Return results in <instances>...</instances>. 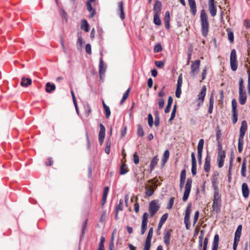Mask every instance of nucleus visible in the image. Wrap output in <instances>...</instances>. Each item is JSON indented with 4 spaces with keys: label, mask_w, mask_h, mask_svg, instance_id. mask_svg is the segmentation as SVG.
Wrapping results in <instances>:
<instances>
[{
    "label": "nucleus",
    "mask_w": 250,
    "mask_h": 250,
    "mask_svg": "<svg viewBox=\"0 0 250 250\" xmlns=\"http://www.w3.org/2000/svg\"><path fill=\"white\" fill-rule=\"evenodd\" d=\"M232 104V112L236 111V109L237 107V102L235 99H233L231 101Z\"/></svg>",
    "instance_id": "nucleus-52"
},
{
    "label": "nucleus",
    "mask_w": 250,
    "mask_h": 250,
    "mask_svg": "<svg viewBox=\"0 0 250 250\" xmlns=\"http://www.w3.org/2000/svg\"><path fill=\"white\" fill-rule=\"evenodd\" d=\"M244 145V139H238V150L239 152H241L243 150Z\"/></svg>",
    "instance_id": "nucleus-38"
},
{
    "label": "nucleus",
    "mask_w": 250,
    "mask_h": 250,
    "mask_svg": "<svg viewBox=\"0 0 250 250\" xmlns=\"http://www.w3.org/2000/svg\"><path fill=\"white\" fill-rule=\"evenodd\" d=\"M246 92L244 85V81L242 78L239 79V92Z\"/></svg>",
    "instance_id": "nucleus-31"
},
{
    "label": "nucleus",
    "mask_w": 250,
    "mask_h": 250,
    "mask_svg": "<svg viewBox=\"0 0 250 250\" xmlns=\"http://www.w3.org/2000/svg\"><path fill=\"white\" fill-rule=\"evenodd\" d=\"M153 235V228H151L149 229L147 236L146 237V240H151Z\"/></svg>",
    "instance_id": "nucleus-54"
},
{
    "label": "nucleus",
    "mask_w": 250,
    "mask_h": 250,
    "mask_svg": "<svg viewBox=\"0 0 250 250\" xmlns=\"http://www.w3.org/2000/svg\"><path fill=\"white\" fill-rule=\"evenodd\" d=\"M232 112V121L233 124H235L237 121V113L236 111Z\"/></svg>",
    "instance_id": "nucleus-53"
},
{
    "label": "nucleus",
    "mask_w": 250,
    "mask_h": 250,
    "mask_svg": "<svg viewBox=\"0 0 250 250\" xmlns=\"http://www.w3.org/2000/svg\"><path fill=\"white\" fill-rule=\"evenodd\" d=\"M206 86L205 85L203 86L202 88V89L198 95V101L199 103L198 104V105L200 106L201 104H202L203 103L204 98L206 96Z\"/></svg>",
    "instance_id": "nucleus-10"
},
{
    "label": "nucleus",
    "mask_w": 250,
    "mask_h": 250,
    "mask_svg": "<svg viewBox=\"0 0 250 250\" xmlns=\"http://www.w3.org/2000/svg\"><path fill=\"white\" fill-rule=\"evenodd\" d=\"M200 65V61L196 60L193 62L191 65V71L190 73L192 77H194L196 75L199 71Z\"/></svg>",
    "instance_id": "nucleus-6"
},
{
    "label": "nucleus",
    "mask_w": 250,
    "mask_h": 250,
    "mask_svg": "<svg viewBox=\"0 0 250 250\" xmlns=\"http://www.w3.org/2000/svg\"><path fill=\"white\" fill-rule=\"evenodd\" d=\"M208 244V238L206 237L204 239L203 244V250H207V246Z\"/></svg>",
    "instance_id": "nucleus-58"
},
{
    "label": "nucleus",
    "mask_w": 250,
    "mask_h": 250,
    "mask_svg": "<svg viewBox=\"0 0 250 250\" xmlns=\"http://www.w3.org/2000/svg\"><path fill=\"white\" fill-rule=\"evenodd\" d=\"M127 172V166L125 164H123L121 166L120 173L121 175H124Z\"/></svg>",
    "instance_id": "nucleus-40"
},
{
    "label": "nucleus",
    "mask_w": 250,
    "mask_h": 250,
    "mask_svg": "<svg viewBox=\"0 0 250 250\" xmlns=\"http://www.w3.org/2000/svg\"><path fill=\"white\" fill-rule=\"evenodd\" d=\"M110 146H111V142L109 140H108L106 143V147L105 148V152L108 154L110 153Z\"/></svg>",
    "instance_id": "nucleus-43"
},
{
    "label": "nucleus",
    "mask_w": 250,
    "mask_h": 250,
    "mask_svg": "<svg viewBox=\"0 0 250 250\" xmlns=\"http://www.w3.org/2000/svg\"><path fill=\"white\" fill-rule=\"evenodd\" d=\"M169 156V152L168 150H166L164 153L163 158L162 159V162L163 163V165H164L165 164L167 161Z\"/></svg>",
    "instance_id": "nucleus-32"
},
{
    "label": "nucleus",
    "mask_w": 250,
    "mask_h": 250,
    "mask_svg": "<svg viewBox=\"0 0 250 250\" xmlns=\"http://www.w3.org/2000/svg\"><path fill=\"white\" fill-rule=\"evenodd\" d=\"M161 9H162L161 2L159 0H157L154 4V8H153L154 14H159L160 13Z\"/></svg>",
    "instance_id": "nucleus-19"
},
{
    "label": "nucleus",
    "mask_w": 250,
    "mask_h": 250,
    "mask_svg": "<svg viewBox=\"0 0 250 250\" xmlns=\"http://www.w3.org/2000/svg\"><path fill=\"white\" fill-rule=\"evenodd\" d=\"M103 106L105 110V117L108 118L110 115V110L108 106L106 105L104 102H103Z\"/></svg>",
    "instance_id": "nucleus-36"
},
{
    "label": "nucleus",
    "mask_w": 250,
    "mask_h": 250,
    "mask_svg": "<svg viewBox=\"0 0 250 250\" xmlns=\"http://www.w3.org/2000/svg\"><path fill=\"white\" fill-rule=\"evenodd\" d=\"M173 102L172 98L169 96L168 98L167 104L165 109V113H168L170 111V107L171 106Z\"/></svg>",
    "instance_id": "nucleus-30"
},
{
    "label": "nucleus",
    "mask_w": 250,
    "mask_h": 250,
    "mask_svg": "<svg viewBox=\"0 0 250 250\" xmlns=\"http://www.w3.org/2000/svg\"><path fill=\"white\" fill-rule=\"evenodd\" d=\"M154 192V189H153L152 187L150 186L149 188H147L146 190V194L148 196H151Z\"/></svg>",
    "instance_id": "nucleus-44"
},
{
    "label": "nucleus",
    "mask_w": 250,
    "mask_h": 250,
    "mask_svg": "<svg viewBox=\"0 0 250 250\" xmlns=\"http://www.w3.org/2000/svg\"><path fill=\"white\" fill-rule=\"evenodd\" d=\"M221 197L219 193V190H214L213 200L212 204L213 210L218 212L219 211V204L221 202Z\"/></svg>",
    "instance_id": "nucleus-2"
},
{
    "label": "nucleus",
    "mask_w": 250,
    "mask_h": 250,
    "mask_svg": "<svg viewBox=\"0 0 250 250\" xmlns=\"http://www.w3.org/2000/svg\"><path fill=\"white\" fill-rule=\"evenodd\" d=\"M186 178V169H183L180 174V188L182 190L185 184V180Z\"/></svg>",
    "instance_id": "nucleus-15"
},
{
    "label": "nucleus",
    "mask_w": 250,
    "mask_h": 250,
    "mask_svg": "<svg viewBox=\"0 0 250 250\" xmlns=\"http://www.w3.org/2000/svg\"><path fill=\"white\" fill-rule=\"evenodd\" d=\"M105 69L106 68L104 67V62L102 57H101L99 63V74L100 76L104 73L105 72Z\"/></svg>",
    "instance_id": "nucleus-28"
},
{
    "label": "nucleus",
    "mask_w": 250,
    "mask_h": 250,
    "mask_svg": "<svg viewBox=\"0 0 250 250\" xmlns=\"http://www.w3.org/2000/svg\"><path fill=\"white\" fill-rule=\"evenodd\" d=\"M230 64L231 69L232 71H235L238 67L236 52L235 49H232L230 53Z\"/></svg>",
    "instance_id": "nucleus-3"
},
{
    "label": "nucleus",
    "mask_w": 250,
    "mask_h": 250,
    "mask_svg": "<svg viewBox=\"0 0 250 250\" xmlns=\"http://www.w3.org/2000/svg\"><path fill=\"white\" fill-rule=\"evenodd\" d=\"M204 140L201 139L199 140L197 146V151H202L203 149Z\"/></svg>",
    "instance_id": "nucleus-37"
},
{
    "label": "nucleus",
    "mask_w": 250,
    "mask_h": 250,
    "mask_svg": "<svg viewBox=\"0 0 250 250\" xmlns=\"http://www.w3.org/2000/svg\"><path fill=\"white\" fill-rule=\"evenodd\" d=\"M61 14L62 18L64 19L66 21H67V14L66 12L63 9H62L61 10Z\"/></svg>",
    "instance_id": "nucleus-56"
},
{
    "label": "nucleus",
    "mask_w": 250,
    "mask_h": 250,
    "mask_svg": "<svg viewBox=\"0 0 250 250\" xmlns=\"http://www.w3.org/2000/svg\"><path fill=\"white\" fill-rule=\"evenodd\" d=\"M155 64L158 68H162L164 65V62L162 61H155Z\"/></svg>",
    "instance_id": "nucleus-55"
},
{
    "label": "nucleus",
    "mask_w": 250,
    "mask_h": 250,
    "mask_svg": "<svg viewBox=\"0 0 250 250\" xmlns=\"http://www.w3.org/2000/svg\"><path fill=\"white\" fill-rule=\"evenodd\" d=\"M191 173L194 176L196 174V160L194 152H192L191 154Z\"/></svg>",
    "instance_id": "nucleus-12"
},
{
    "label": "nucleus",
    "mask_w": 250,
    "mask_h": 250,
    "mask_svg": "<svg viewBox=\"0 0 250 250\" xmlns=\"http://www.w3.org/2000/svg\"><path fill=\"white\" fill-rule=\"evenodd\" d=\"M219 237L218 234H215L213 241L212 247L218 248Z\"/></svg>",
    "instance_id": "nucleus-34"
},
{
    "label": "nucleus",
    "mask_w": 250,
    "mask_h": 250,
    "mask_svg": "<svg viewBox=\"0 0 250 250\" xmlns=\"http://www.w3.org/2000/svg\"><path fill=\"white\" fill-rule=\"evenodd\" d=\"M99 126L100 130L99 132V141L100 144L102 145L104 142L105 137V128L104 125L102 124L99 125Z\"/></svg>",
    "instance_id": "nucleus-9"
},
{
    "label": "nucleus",
    "mask_w": 250,
    "mask_h": 250,
    "mask_svg": "<svg viewBox=\"0 0 250 250\" xmlns=\"http://www.w3.org/2000/svg\"><path fill=\"white\" fill-rule=\"evenodd\" d=\"M118 10L120 12V17L122 20H124L125 18V14L124 10L123 3L122 1L118 2Z\"/></svg>",
    "instance_id": "nucleus-21"
},
{
    "label": "nucleus",
    "mask_w": 250,
    "mask_h": 250,
    "mask_svg": "<svg viewBox=\"0 0 250 250\" xmlns=\"http://www.w3.org/2000/svg\"><path fill=\"white\" fill-rule=\"evenodd\" d=\"M210 161L211 158L210 156L208 155L205 159V162L204 166V170L206 172H208L210 171Z\"/></svg>",
    "instance_id": "nucleus-13"
},
{
    "label": "nucleus",
    "mask_w": 250,
    "mask_h": 250,
    "mask_svg": "<svg viewBox=\"0 0 250 250\" xmlns=\"http://www.w3.org/2000/svg\"><path fill=\"white\" fill-rule=\"evenodd\" d=\"M228 39L229 42L232 43L234 41L233 33L232 31H229L228 34Z\"/></svg>",
    "instance_id": "nucleus-49"
},
{
    "label": "nucleus",
    "mask_w": 250,
    "mask_h": 250,
    "mask_svg": "<svg viewBox=\"0 0 250 250\" xmlns=\"http://www.w3.org/2000/svg\"><path fill=\"white\" fill-rule=\"evenodd\" d=\"M204 235V232L203 230H201L200 232V236L199 237V248L201 250L203 246V239Z\"/></svg>",
    "instance_id": "nucleus-33"
},
{
    "label": "nucleus",
    "mask_w": 250,
    "mask_h": 250,
    "mask_svg": "<svg viewBox=\"0 0 250 250\" xmlns=\"http://www.w3.org/2000/svg\"><path fill=\"white\" fill-rule=\"evenodd\" d=\"M91 2H90V1L86 2V8L87 10L90 12L89 17L92 18L95 15V10L94 8H93Z\"/></svg>",
    "instance_id": "nucleus-20"
},
{
    "label": "nucleus",
    "mask_w": 250,
    "mask_h": 250,
    "mask_svg": "<svg viewBox=\"0 0 250 250\" xmlns=\"http://www.w3.org/2000/svg\"><path fill=\"white\" fill-rule=\"evenodd\" d=\"M154 22L156 25H160L161 24V21L160 18L159 14H154Z\"/></svg>",
    "instance_id": "nucleus-35"
},
{
    "label": "nucleus",
    "mask_w": 250,
    "mask_h": 250,
    "mask_svg": "<svg viewBox=\"0 0 250 250\" xmlns=\"http://www.w3.org/2000/svg\"><path fill=\"white\" fill-rule=\"evenodd\" d=\"M157 202L154 200L151 201L149 206V212L151 217H153L159 209Z\"/></svg>",
    "instance_id": "nucleus-7"
},
{
    "label": "nucleus",
    "mask_w": 250,
    "mask_h": 250,
    "mask_svg": "<svg viewBox=\"0 0 250 250\" xmlns=\"http://www.w3.org/2000/svg\"><path fill=\"white\" fill-rule=\"evenodd\" d=\"M151 246V240H146L144 250H149Z\"/></svg>",
    "instance_id": "nucleus-45"
},
{
    "label": "nucleus",
    "mask_w": 250,
    "mask_h": 250,
    "mask_svg": "<svg viewBox=\"0 0 250 250\" xmlns=\"http://www.w3.org/2000/svg\"><path fill=\"white\" fill-rule=\"evenodd\" d=\"M86 226H87V220H85L84 222V223H83L82 230V235L81 236V239H82V238L84 236V232H85V230L86 228Z\"/></svg>",
    "instance_id": "nucleus-48"
},
{
    "label": "nucleus",
    "mask_w": 250,
    "mask_h": 250,
    "mask_svg": "<svg viewBox=\"0 0 250 250\" xmlns=\"http://www.w3.org/2000/svg\"><path fill=\"white\" fill-rule=\"evenodd\" d=\"M31 83L32 80L31 79L22 77L21 79V85L22 87H27L30 84H31Z\"/></svg>",
    "instance_id": "nucleus-23"
},
{
    "label": "nucleus",
    "mask_w": 250,
    "mask_h": 250,
    "mask_svg": "<svg viewBox=\"0 0 250 250\" xmlns=\"http://www.w3.org/2000/svg\"><path fill=\"white\" fill-rule=\"evenodd\" d=\"M130 89L129 88L125 91V92L124 94L123 98L121 101L120 104H122L124 102V101L127 98Z\"/></svg>",
    "instance_id": "nucleus-39"
},
{
    "label": "nucleus",
    "mask_w": 250,
    "mask_h": 250,
    "mask_svg": "<svg viewBox=\"0 0 250 250\" xmlns=\"http://www.w3.org/2000/svg\"><path fill=\"white\" fill-rule=\"evenodd\" d=\"M147 223L142 222V226H141V234L143 235L147 228Z\"/></svg>",
    "instance_id": "nucleus-47"
},
{
    "label": "nucleus",
    "mask_w": 250,
    "mask_h": 250,
    "mask_svg": "<svg viewBox=\"0 0 250 250\" xmlns=\"http://www.w3.org/2000/svg\"><path fill=\"white\" fill-rule=\"evenodd\" d=\"M200 19L202 35L203 36L206 37L208 31V22L207 15L203 9L201 11Z\"/></svg>",
    "instance_id": "nucleus-1"
},
{
    "label": "nucleus",
    "mask_w": 250,
    "mask_h": 250,
    "mask_svg": "<svg viewBox=\"0 0 250 250\" xmlns=\"http://www.w3.org/2000/svg\"><path fill=\"white\" fill-rule=\"evenodd\" d=\"M242 190L243 196L245 198H247L249 195V189L246 183H244L242 184Z\"/></svg>",
    "instance_id": "nucleus-22"
},
{
    "label": "nucleus",
    "mask_w": 250,
    "mask_h": 250,
    "mask_svg": "<svg viewBox=\"0 0 250 250\" xmlns=\"http://www.w3.org/2000/svg\"><path fill=\"white\" fill-rule=\"evenodd\" d=\"M217 175H213L211 179L212 186L214 190H219L218 187V180Z\"/></svg>",
    "instance_id": "nucleus-18"
},
{
    "label": "nucleus",
    "mask_w": 250,
    "mask_h": 250,
    "mask_svg": "<svg viewBox=\"0 0 250 250\" xmlns=\"http://www.w3.org/2000/svg\"><path fill=\"white\" fill-rule=\"evenodd\" d=\"M247 99L246 92H239V102L240 104H246Z\"/></svg>",
    "instance_id": "nucleus-16"
},
{
    "label": "nucleus",
    "mask_w": 250,
    "mask_h": 250,
    "mask_svg": "<svg viewBox=\"0 0 250 250\" xmlns=\"http://www.w3.org/2000/svg\"><path fill=\"white\" fill-rule=\"evenodd\" d=\"M158 161V158L157 156H154L152 160L151 161L150 164V168L149 170L150 172H152L153 169H154V167L155 166L157 165Z\"/></svg>",
    "instance_id": "nucleus-25"
},
{
    "label": "nucleus",
    "mask_w": 250,
    "mask_h": 250,
    "mask_svg": "<svg viewBox=\"0 0 250 250\" xmlns=\"http://www.w3.org/2000/svg\"><path fill=\"white\" fill-rule=\"evenodd\" d=\"M248 125L246 121L244 120L242 122L241 126L240 128V134L239 139H244L245 133L247 130Z\"/></svg>",
    "instance_id": "nucleus-8"
},
{
    "label": "nucleus",
    "mask_w": 250,
    "mask_h": 250,
    "mask_svg": "<svg viewBox=\"0 0 250 250\" xmlns=\"http://www.w3.org/2000/svg\"><path fill=\"white\" fill-rule=\"evenodd\" d=\"M174 197H170L169 200V201H168V203L167 204V208L168 209H170L172 208V206H173V204H174Z\"/></svg>",
    "instance_id": "nucleus-42"
},
{
    "label": "nucleus",
    "mask_w": 250,
    "mask_h": 250,
    "mask_svg": "<svg viewBox=\"0 0 250 250\" xmlns=\"http://www.w3.org/2000/svg\"><path fill=\"white\" fill-rule=\"evenodd\" d=\"M106 217V211H104L101 214V218H100V221L101 222H103L105 221Z\"/></svg>",
    "instance_id": "nucleus-62"
},
{
    "label": "nucleus",
    "mask_w": 250,
    "mask_h": 250,
    "mask_svg": "<svg viewBox=\"0 0 250 250\" xmlns=\"http://www.w3.org/2000/svg\"><path fill=\"white\" fill-rule=\"evenodd\" d=\"M78 40L76 43L77 48L78 50H81L82 47L83 43V41L80 33L77 34Z\"/></svg>",
    "instance_id": "nucleus-24"
},
{
    "label": "nucleus",
    "mask_w": 250,
    "mask_h": 250,
    "mask_svg": "<svg viewBox=\"0 0 250 250\" xmlns=\"http://www.w3.org/2000/svg\"><path fill=\"white\" fill-rule=\"evenodd\" d=\"M162 50V46L160 44H157L154 48V51L155 53H158L161 51Z\"/></svg>",
    "instance_id": "nucleus-63"
},
{
    "label": "nucleus",
    "mask_w": 250,
    "mask_h": 250,
    "mask_svg": "<svg viewBox=\"0 0 250 250\" xmlns=\"http://www.w3.org/2000/svg\"><path fill=\"white\" fill-rule=\"evenodd\" d=\"M171 230H167L165 231L164 236V241L167 246H168L170 242Z\"/></svg>",
    "instance_id": "nucleus-17"
},
{
    "label": "nucleus",
    "mask_w": 250,
    "mask_h": 250,
    "mask_svg": "<svg viewBox=\"0 0 250 250\" xmlns=\"http://www.w3.org/2000/svg\"><path fill=\"white\" fill-rule=\"evenodd\" d=\"M208 9L212 17H215L217 14V8L214 1H208Z\"/></svg>",
    "instance_id": "nucleus-11"
},
{
    "label": "nucleus",
    "mask_w": 250,
    "mask_h": 250,
    "mask_svg": "<svg viewBox=\"0 0 250 250\" xmlns=\"http://www.w3.org/2000/svg\"><path fill=\"white\" fill-rule=\"evenodd\" d=\"M226 157L225 152L222 149V146L220 145L218 151L217 161L219 168L223 167L224 159Z\"/></svg>",
    "instance_id": "nucleus-5"
},
{
    "label": "nucleus",
    "mask_w": 250,
    "mask_h": 250,
    "mask_svg": "<svg viewBox=\"0 0 250 250\" xmlns=\"http://www.w3.org/2000/svg\"><path fill=\"white\" fill-rule=\"evenodd\" d=\"M181 94V87H176L175 96L177 98H180Z\"/></svg>",
    "instance_id": "nucleus-57"
},
{
    "label": "nucleus",
    "mask_w": 250,
    "mask_h": 250,
    "mask_svg": "<svg viewBox=\"0 0 250 250\" xmlns=\"http://www.w3.org/2000/svg\"><path fill=\"white\" fill-rule=\"evenodd\" d=\"M148 124L150 127H151L153 124V117L151 114L148 115Z\"/></svg>",
    "instance_id": "nucleus-51"
},
{
    "label": "nucleus",
    "mask_w": 250,
    "mask_h": 250,
    "mask_svg": "<svg viewBox=\"0 0 250 250\" xmlns=\"http://www.w3.org/2000/svg\"><path fill=\"white\" fill-rule=\"evenodd\" d=\"M247 161L246 159L245 158L243 160L242 164V167H241V173L243 177H246V164Z\"/></svg>",
    "instance_id": "nucleus-29"
},
{
    "label": "nucleus",
    "mask_w": 250,
    "mask_h": 250,
    "mask_svg": "<svg viewBox=\"0 0 250 250\" xmlns=\"http://www.w3.org/2000/svg\"><path fill=\"white\" fill-rule=\"evenodd\" d=\"M183 83L182 74H180L177 80V86L181 87Z\"/></svg>",
    "instance_id": "nucleus-50"
},
{
    "label": "nucleus",
    "mask_w": 250,
    "mask_h": 250,
    "mask_svg": "<svg viewBox=\"0 0 250 250\" xmlns=\"http://www.w3.org/2000/svg\"><path fill=\"white\" fill-rule=\"evenodd\" d=\"M81 28L86 32L89 31V24L86 20H82Z\"/></svg>",
    "instance_id": "nucleus-27"
},
{
    "label": "nucleus",
    "mask_w": 250,
    "mask_h": 250,
    "mask_svg": "<svg viewBox=\"0 0 250 250\" xmlns=\"http://www.w3.org/2000/svg\"><path fill=\"white\" fill-rule=\"evenodd\" d=\"M133 162L135 164H137L139 162V156L138 155L137 153H135L133 154Z\"/></svg>",
    "instance_id": "nucleus-60"
},
{
    "label": "nucleus",
    "mask_w": 250,
    "mask_h": 250,
    "mask_svg": "<svg viewBox=\"0 0 250 250\" xmlns=\"http://www.w3.org/2000/svg\"><path fill=\"white\" fill-rule=\"evenodd\" d=\"M167 217H168L167 213H166L164 214V215H163V216L161 217L160 220V221L161 222V223H165V222L166 221L167 219Z\"/></svg>",
    "instance_id": "nucleus-61"
},
{
    "label": "nucleus",
    "mask_w": 250,
    "mask_h": 250,
    "mask_svg": "<svg viewBox=\"0 0 250 250\" xmlns=\"http://www.w3.org/2000/svg\"><path fill=\"white\" fill-rule=\"evenodd\" d=\"M46 88L45 91L47 93H51L52 91H54L56 89V86L54 84H51L50 83L48 82L46 83Z\"/></svg>",
    "instance_id": "nucleus-26"
},
{
    "label": "nucleus",
    "mask_w": 250,
    "mask_h": 250,
    "mask_svg": "<svg viewBox=\"0 0 250 250\" xmlns=\"http://www.w3.org/2000/svg\"><path fill=\"white\" fill-rule=\"evenodd\" d=\"M148 214L147 212H145L142 217V222L145 223H147V218Z\"/></svg>",
    "instance_id": "nucleus-64"
},
{
    "label": "nucleus",
    "mask_w": 250,
    "mask_h": 250,
    "mask_svg": "<svg viewBox=\"0 0 250 250\" xmlns=\"http://www.w3.org/2000/svg\"><path fill=\"white\" fill-rule=\"evenodd\" d=\"M192 14L195 16L197 12L195 0H188Z\"/></svg>",
    "instance_id": "nucleus-14"
},
{
    "label": "nucleus",
    "mask_w": 250,
    "mask_h": 250,
    "mask_svg": "<svg viewBox=\"0 0 250 250\" xmlns=\"http://www.w3.org/2000/svg\"><path fill=\"white\" fill-rule=\"evenodd\" d=\"M137 134L141 137L144 136V130L140 125H138L137 126Z\"/></svg>",
    "instance_id": "nucleus-41"
},
{
    "label": "nucleus",
    "mask_w": 250,
    "mask_h": 250,
    "mask_svg": "<svg viewBox=\"0 0 250 250\" xmlns=\"http://www.w3.org/2000/svg\"><path fill=\"white\" fill-rule=\"evenodd\" d=\"M85 51L88 54H91V47L89 43H87L85 45Z\"/></svg>",
    "instance_id": "nucleus-59"
},
{
    "label": "nucleus",
    "mask_w": 250,
    "mask_h": 250,
    "mask_svg": "<svg viewBox=\"0 0 250 250\" xmlns=\"http://www.w3.org/2000/svg\"><path fill=\"white\" fill-rule=\"evenodd\" d=\"M192 182V180L191 178H188L187 180V182L185 185V192L183 197V201L184 202L187 201L189 197L191 188Z\"/></svg>",
    "instance_id": "nucleus-4"
},
{
    "label": "nucleus",
    "mask_w": 250,
    "mask_h": 250,
    "mask_svg": "<svg viewBox=\"0 0 250 250\" xmlns=\"http://www.w3.org/2000/svg\"><path fill=\"white\" fill-rule=\"evenodd\" d=\"M176 111V105H174L172 112L171 113L170 117L169 119V122L171 121L175 116V113Z\"/></svg>",
    "instance_id": "nucleus-46"
}]
</instances>
